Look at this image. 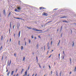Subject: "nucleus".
I'll return each instance as SVG.
<instances>
[{
  "mask_svg": "<svg viewBox=\"0 0 76 76\" xmlns=\"http://www.w3.org/2000/svg\"><path fill=\"white\" fill-rule=\"evenodd\" d=\"M42 15H44V16H48V14L45 12L43 13Z\"/></svg>",
  "mask_w": 76,
  "mask_h": 76,
  "instance_id": "1",
  "label": "nucleus"
},
{
  "mask_svg": "<svg viewBox=\"0 0 76 76\" xmlns=\"http://www.w3.org/2000/svg\"><path fill=\"white\" fill-rule=\"evenodd\" d=\"M33 30L34 31H38V29H37L36 28H33Z\"/></svg>",
  "mask_w": 76,
  "mask_h": 76,
  "instance_id": "2",
  "label": "nucleus"
},
{
  "mask_svg": "<svg viewBox=\"0 0 76 76\" xmlns=\"http://www.w3.org/2000/svg\"><path fill=\"white\" fill-rule=\"evenodd\" d=\"M67 18V16H64L63 17H61L60 18Z\"/></svg>",
  "mask_w": 76,
  "mask_h": 76,
  "instance_id": "3",
  "label": "nucleus"
},
{
  "mask_svg": "<svg viewBox=\"0 0 76 76\" xmlns=\"http://www.w3.org/2000/svg\"><path fill=\"white\" fill-rule=\"evenodd\" d=\"M15 12H20V11L16 9H15Z\"/></svg>",
  "mask_w": 76,
  "mask_h": 76,
  "instance_id": "4",
  "label": "nucleus"
},
{
  "mask_svg": "<svg viewBox=\"0 0 76 76\" xmlns=\"http://www.w3.org/2000/svg\"><path fill=\"white\" fill-rule=\"evenodd\" d=\"M19 26H20V24L19 23H18L17 24V28H19Z\"/></svg>",
  "mask_w": 76,
  "mask_h": 76,
  "instance_id": "5",
  "label": "nucleus"
},
{
  "mask_svg": "<svg viewBox=\"0 0 76 76\" xmlns=\"http://www.w3.org/2000/svg\"><path fill=\"white\" fill-rule=\"evenodd\" d=\"M3 13L5 15H6V12H5V10H4V11H3Z\"/></svg>",
  "mask_w": 76,
  "mask_h": 76,
  "instance_id": "6",
  "label": "nucleus"
},
{
  "mask_svg": "<svg viewBox=\"0 0 76 76\" xmlns=\"http://www.w3.org/2000/svg\"><path fill=\"white\" fill-rule=\"evenodd\" d=\"M20 31H19V33L18 34V36H19V37H20Z\"/></svg>",
  "mask_w": 76,
  "mask_h": 76,
  "instance_id": "7",
  "label": "nucleus"
},
{
  "mask_svg": "<svg viewBox=\"0 0 76 76\" xmlns=\"http://www.w3.org/2000/svg\"><path fill=\"white\" fill-rule=\"evenodd\" d=\"M69 60H70V64H71L72 63V58H69Z\"/></svg>",
  "mask_w": 76,
  "mask_h": 76,
  "instance_id": "8",
  "label": "nucleus"
},
{
  "mask_svg": "<svg viewBox=\"0 0 76 76\" xmlns=\"http://www.w3.org/2000/svg\"><path fill=\"white\" fill-rule=\"evenodd\" d=\"M25 75L26 76H27V71H26V72H25Z\"/></svg>",
  "mask_w": 76,
  "mask_h": 76,
  "instance_id": "9",
  "label": "nucleus"
},
{
  "mask_svg": "<svg viewBox=\"0 0 76 76\" xmlns=\"http://www.w3.org/2000/svg\"><path fill=\"white\" fill-rule=\"evenodd\" d=\"M17 9H18V10H20V9H21L20 7H18L17 8Z\"/></svg>",
  "mask_w": 76,
  "mask_h": 76,
  "instance_id": "10",
  "label": "nucleus"
},
{
  "mask_svg": "<svg viewBox=\"0 0 76 76\" xmlns=\"http://www.w3.org/2000/svg\"><path fill=\"white\" fill-rule=\"evenodd\" d=\"M15 18V19H22V18Z\"/></svg>",
  "mask_w": 76,
  "mask_h": 76,
  "instance_id": "11",
  "label": "nucleus"
},
{
  "mask_svg": "<svg viewBox=\"0 0 76 76\" xmlns=\"http://www.w3.org/2000/svg\"><path fill=\"white\" fill-rule=\"evenodd\" d=\"M10 28H12V23H11V22H10Z\"/></svg>",
  "mask_w": 76,
  "mask_h": 76,
  "instance_id": "12",
  "label": "nucleus"
},
{
  "mask_svg": "<svg viewBox=\"0 0 76 76\" xmlns=\"http://www.w3.org/2000/svg\"><path fill=\"white\" fill-rule=\"evenodd\" d=\"M9 74H10V71L8 72L7 74V76H9Z\"/></svg>",
  "mask_w": 76,
  "mask_h": 76,
  "instance_id": "13",
  "label": "nucleus"
},
{
  "mask_svg": "<svg viewBox=\"0 0 76 76\" xmlns=\"http://www.w3.org/2000/svg\"><path fill=\"white\" fill-rule=\"evenodd\" d=\"M13 73H14V71H12L11 72V75H13Z\"/></svg>",
  "mask_w": 76,
  "mask_h": 76,
  "instance_id": "14",
  "label": "nucleus"
},
{
  "mask_svg": "<svg viewBox=\"0 0 76 76\" xmlns=\"http://www.w3.org/2000/svg\"><path fill=\"white\" fill-rule=\"evenodd\" d=\"M62 28H63V27L62 26H61V28H60V31H62Z\"/></svg>",
  "mask_w": 76,
  "mask_h": 76,
  "instance_id": "15",
  "label": "nucleus"
},
{
  "mask_svg": "<svg viewBox=\"0 0 76 76\" xmlns=\"http://www.w3.org/2000/svg\"><path fill=\"white\" fill-rule=\"evenodd\" d=\"M1 40H3V36H2L1 37Z\"/></svg>",
  "mask_w": 76,
  "mask_h": 76,
  "instance_id": "16",
  "label": "nucleus"
},
{
  "mask_svg": "<svg viewBox=\"0 0 76 76\" xmlns=\"http://www.w3.org/2000/svg\"><path fill=\"white\" fill-rule=\"evenodd\" d=\"M2 48H3V46H1L0 48V50H2Z\"/></svg>",
  "mask_w": 76,
  "mask_h": 76,
  "instance_id": "17",
  "label": "nucleus"
},
{
  "mask_svg": "<svg viewBox=\"0 0 76 76\" xmlns=\"http://www.w3.org/2000/svg\"><path fill=\"white\" fill-rule=\"evenodd\" d=\"M27 28H28V29H32V28H31V27H27Z\"/></svg>",
  "mask_w": 76,
  "mask_h": 76,
  "instance_id": "18",
  "label": "nucleus"
},
{
  "mask_svg": "<svg viewBox=\"0 0 76 76\" xmlns=\"http://www.w3.org/2000/svg\"><path fill=\"white\" fill-rule=\"evenodd\" d=\"M21 50H23V46H21Z\"/></svg>",
  "mask_w": 76,
  "mask_h": 76,
  "instance_id": "19",
  "label": "nucleus"
},
{
  "mask_svg": "<svg viewBox=\"0 0 76 76\" xmlns=\"http://www.w3.org/2000/svg\"><path fill=\"white\" fill-rule=\"evenodd\" d=\"M11 60H10V64H9V66H10V64H11Z\"/></svg>",
  "mask_w": 76,
  "mask_h": 76,
  "instance_id": "20",
  "label": "nucleus"
},
{
  "mask_svg": "<svg viewBox=\"0 0 76 76\" xmlns=\"http://www.w3.org/2000/svg\"><path fill=\"white\" fill-rule=\"evenodd\" d=\"M43 9V7H41L39 8V9H40V10H41V9Z\"/></svg>",
  "mask_w": 76,
  "mask_h": 76,
  "instance_id": "21",
  "label": "nucleus"
},
{
  "mask_svg": "<svg viewBox=\"0 0 76 76\" xmlns=\"http://www.w3.org/2000/svg\"><path fill=\"white\" fill-rule=\"evenodd\" d=\"M76 72V66L75 68V69H74V72Z\"/></svg>",
  "mask_w": 76,
  "mask_h": 76,
  "instance_id": "22",
  "label": "nucleus"
},
{
  "mask_svg": "<svg viewBox=\"0 0 76 76\" xmlns=\"http://www.w3.org/2000/svg\"><path fill=\"white\" fill-rule=\"evenodd\" d=\"M63 22H66V23L68 22L67 21H63Z\"/></svg>",
  "mask_w": 76,
  "mask_h": 76,
  "instance_id": "23",
  "label": "nucleus"
},
{
  "mask_svg": "<svg viewBox=\"0 0 76 76\" xmlns=\"http://www.w3.org/2000/svg\"><path fill=\"white\" fill-rule=\"evenodd\" d=\"M38 44L36 45V47H37V48H38Z\"/></svg>",
  "mask_w": 76,
  "mask_h": 76,
  "instance_id": "24",
  "label": "nucleus"
},
{
  "mask_svg": "<svg viewBox=\"0 0 76 76\" xmlns=\"http://www.w3.org/2000/svg\"><path fill=\"white\" fill-rule=\"evenodd\" d=\"M38 31H40V32H42V30H37Z\"/></svg>",
  "mask_w": 76,
  "mask_h": 76,
  "instance_id": "25",
  "label": "nucleus"
},
{
  "mask_svg": "<svg viewBox=\"0 0 76 76\" xmlns=\"http://www.w3.org/2000/svg\"><path fill=\"white\" fill-rule=\"evenodd\" d=\"M36 59H37V61H38V57H37V56L36 57Z\"/></svg>",
  "mask_w": 76,
  "mask_h": 76,
  "instance_id": "26",
  "label": "nucleus"
},
{
  "mask_svg": "<svg viewBox=\"0 0 76 76\" xmlns=\"http://www.w3.org/2000/svg\"><path fill=\"white\" fill-rule=\"evenodd\" d=\"M31 38H32V39L34 38V35H31Z\"/></svg>",
  "mask_w": 76,
  "mask_h": 76,
  "instance_id": "27",
  "label": "nucleus"
},
{
  "mask_svg": "<svg viewBox=\"0 0 76 76\" xmlns=\"http://www.w3.org/2000/svg\"><path fill=\"white\" fill-rule=\"evenodd\" d=\"M60 40H59V42L58 44V45L60 43Z\"/></svg>",
  "mask_w": 76,
  "mask_h": 76,
  "instance_id": "28",
  "label": "nucleus"
},
{
  "mask_svg": "<svg viewBox=\"0 0 76 76\" xmlns=\"http://www.w3.org/2000/svg\"><path fill=\"white\" fill-rule=\"evenodd\" d=\"M25 57H24L23 58V61H24V60H25Z\"/></svg>",
  "mask_w": 76,
  "mask_h": 76,
  "instance_id": "29",
  "label": "nucleus"
},
{
  "mask_svg": "<svg viewBox=\"0 0 76 76\" xmlns=\"http://www.w3.org/2000/svg\"><path fill=\"white\" fill-rule=\"evenodd\" d=\"M47 46H48V47H49V42H48V43Z\"/></svg>",
  "mask_w": 76,
  "mask_h": 76,
  "instance_id": "30",
  "label": "nucleus"
},
{
  "mask_svg": "<svg viewBox=\"0 0 76 76\" xmlns=\"http://www.w3.org/2000/svg\"><path fill=\"white\" fill-rule=\"evenodd\" d=\"M61 72L60 73V76H61Z\"/></svg>",
  "mask_w": 76,
  "mask_h": 76,
  "instance_id": "31",
  "label": "nucleus"
},
{
  "mask_svg": "<svg viewBox=\"0 0 76 76\" xmlns=\"http://www.w3.org/2000/svg\"><path fill=\"white\" fill-rule=\"evenodd\" d=\"M57 9H58L57 8H55L53 10H57Z\"/></svg>",
  "mask_w": 76,
  "mask_h": 76,
  "instance_id": "32",
  "label": "nucleus"
},
{
  "mask_svg": "<svg viewBox=\"0 0 76 76\" xmlns=\"http://www.w3.org/2000/svg\"><path fill=\"white\" fill-rule=\"evenodd\" d=\"M29 43H31V40L30 39H29Z\"/></svg>",
  "mask_w": 76,
  "mask_h": 76,
  "instance_id": "33",
  "label": "nucleus"
},
{
  "mask_svg": "<svg viewBox=\"0 0 76 76\" xmlns=\"http://www.w3.org/2000/svg\"><path fill=\"white\" fill-rule=\"evenodd\" d=\"M39 66L40 68H41V65H40V64H39Z\"/></svg>",
  "mask_w": 76,
  "mask_h": 76,
  "instance_id": "34",
  "label": "nucleus"
},
{
  "mask_svg": "<svg viewBox=\"0 0 76 76\" xmlns=\"http://www.w3.org/2000/svg\"><path fill=\"white\" fill-rule=\"evenodd\" d=\"M48 49L49 50H50V47L48 46Z\"/></svg>",
  "mask_w": 76,
  "mask_h": 76,
  "instance_id": "35",
  "label": "nucleus"
},
{
  "mask_svg": "<svg viewBox=\"0 0 76 76\" xmlns=\"http://www.w3.org/2000/svg\"><path fill=\"white\" fill-rule=\"evenodd\" d=\"M51 22H52V21H49L48 22V23H51Z\"/></svg>",
  "mask_w": 76,
  "mask_h": 76,
  "instance_id": "36",
  "label": "nucleus"
},
{
  "mask_svg": "<svg viewBox=\"0 0 76 76\" xmlns=\"http://www.w3.org/2000/svg\"><path fill=\"white\" fill-rule=\"evenodd\" d=\"M23 69H22V71H21V73H22L23 72Z\"/></svg>",
  "mask_w": 76,
  "mask_h": 76,
  "instance_id": "37",
  "label": "nucleus"
},
{
  "mask_svg": "<svg viewBox=\"0 0 76 76\" xmlns=\"http://www.w3.org/2000/svg\"><path fill=\"white\" fill-rule=\"evenodd\" d=\"M10 42H11V41H12V39L11 38H10Z\"/></svg>",
  "mask_w": 76,
  "mask_h": 76,
  "instance_id": "38",
  "label": "nucleus"
},
{
  "mask_svg": "<svg viewBox=\"0 0 76 76\" xmlns=\"http://www.w3.org/2000/svg\"><path fill=\"white\" fill-rule=\"evenodd\" d=\"M51 56H52V55H50V56H49V58H50V57H51Z\"/></svg>",
  "mask_w": 76,
  "mask_h": 76,
  "instance_id": "39",
  "label": "nucleus"
},
{
  "mask_svg": "<svg viewBox=\"0 0 76 76\" xmlns=\"http://www.w3.org/2000/svg\"><path fill=\"white\" fill-rule=\"evenodd\" d=\"M18 44H19V45H20V41H19Z\"/></svg>",
  "mask_w": 76,
  "mask_h": 76,
  "instance_id": "40",
  "label": "nucleus"
},
{
  "mask_svg": "<svg viewBox=\"0 0 76 76\" xmlns=\"http://www.w3.org/2000/svg\"><path fill=\"white\" fill-rule=\"evenodd\" d=\"M25 45H26V42H25Z\"/></svg>",
  "mask_w": 76,
  "mask_h": 76,
  "instance_id": "41",
  "label": "nucleus"
},
{
  "mask_svg": "<svg viewBox=\"0 0 76 76\" xmlns=\"http://www.w3.org/2000/svg\"><path fill=\"white\" fill-rule=\"evenodd\" d=\"M63 53L64 54H65L64 53V51H63Z\"/></svg>",
  "mask_w": 76,
  "mask_h": 76,
  "instance_id": "42",
  "label": "nucleus"
},
{
  "mask_svg": "<svg viewBox=\"0 0 76 76\" xmlns=\"http://www.w3.org/2000/svg\"><path fill=\"white\" fill-rule=\"evenodd\" d=\"M30 66H28V70H29V68H30Z\"/></svg>",
  "mask_w": 76,
  "mask_h": 76,
  "instance_id": "43",
  "label": "nucleus"
},
{
  "mask_svg": "<svg viewBox=\"0 0 76 76\" xmlns=\"http://www.w3.org/2000/svg\"><path fill=\"white\" fill-rule=\"evenodd\" d=\"M71 34H72V30H71Z\"/></svg>",
  "mask_w": 76,
  "mask_h": 76,
  "instance_id": "44",
  "label": "nucleus"
},
{
  "mask_svg": "<svg viewBox=\"0 0 76 76\" xmlns=\"http://www.w3.org/2000/svg\"><path fill=\"white\" fill-rule=\"evenodd\" d=\"M8 72V70H7V68L6 72Z\"/></svg>",
  "mask_w": 76,
  "mask_h": 76,
  "instance_id": "45",
  "label": "nucleus"
},
{
  "mask_svg": "<svg viewBox=\"0 0 76 76\" xmlns=\"http://www.w3.org/2000/svg\"><path fill=\"white\" fill-rule=\"evenodd\" d=\"M53 74V71H51V75H52Z\"/></svg>",
  "mask_w": 76,
  "mask_h": 76,
  "instance_id": "46",
  "label": "nucleus"
},
{
  "mask_svg": "<svg viewBox=\"0 0 76 76\" xmlns=\"http://www.w3.org/2000/svg\"><path fill=\"white\" fill-rule=\"evenodd\" d=\"M49 51H50V50H48V51L47 52V54H48V52H49Z\"/></svg>",
  "mask_w": 76,
  "mask_h": 76,
  "instance_id": "47",
  "label": "nucleus"
},
{
  "mask_svg": "<svg viewBox=\"0 0 76 76\" xmlns=\"http://www.w3.org/2000/svg\"><path fill=\"white\" fill-rule=\"evenodd\" d=\"M16 76H19V74L18 73V74L17 75H16Z\"/></svg>",
  "mask_w": 76,
  "mask_h": 76,
  "instance_id": "48",
  "label": "nucleus"
},
{
  "mask_svg": "<svg viewBox=\"0 0 76 76\" xmlns=\"http://www.w3.org/2000/svg\"><path fill=\"white\" fill-rule=\"evenodd\" d=\"M14 28H15V25H14L13 26V29H14Z\"/></svg>",
  "mask_w": 76,
  "mask_h": 76,
  "instance_id": "49",
  "label": "nucleus"
},
{
  "mask_svg": "<svg viewBox=\"0 0 76 76\" xmlns=\"http://www.w3.org/2000/svg\"><path fill=\"white\" fill-rule=\"evenodd\" d=\"M9 30L10 32V29L9 28Z\"/></svg>",
  "mask_w": 76,
  "mask_h": 76,
  "instance_id": "50",
  "label": "nucleus"
},
{
  "mask_svg": "<svg viewBox=\"0 0 76 76\" xmlns=\"http://www.w3.org/2000/svg\"><path fill=\"white\" fill-rule=\"evenodd\" d=\"M43 9H45L46 8H44V7H43Z\"/></svg>",
  "mask_w": 76,
  "mask_h": 76,
  "instance_id": "51",
  "label": "nucleus"
},
{
  "mask_svg": "<svg viewBox=\"0 0 76 76\" xmlns=\"http://www.w3.org/2000/svg\"><path fill=\"white\" fill-rule=\"evenodd\" d=\"M45 46H44V50H45Z\"/></svg>",
  "mask_w": 76,
  "mask_h": 76,
  "instance_id": "52",
  "label": "nucleus"
},
{
  "mask_svg": "<svg viewBox=\"0 0 76 76\" xmlns=\"http://www.w3.org/2000/svg\"><path fill=\"white\" fill-rule=\"evenodd\" d=\"M69 74L70 75L71 74H72V72H71Z\"/></svg>",
  "mask_w": 76,
  "mask_h": 76,
  "instance_id": "53",
  "label": "nucleus"
},
{
  "mask_svg": "<svg viewBox=\"0 0 76 76\" xmlns=\"http://www.w3.org/2000/svg\"><path fill=\"white\" fill-rule=\"evenodd\" d=\"M3 57H4V56H3L2 57V60H3Z\"/></svg>",
  "mask_w": 76,
  "mask_h": 76,
  "instance_id": "54",
  "label": "nucleus"
},
{
  "mask_svg": "<svg viewBox=\"0 0 76 76\" xmlns=\"http://www.w3.org/2000/svg\"><path fill=\"white\" fill-rule=\"evenodd\" d=\"M74 46V42H73V44L72 45V46Z\"/></svg>",
  "mask_w": 76,
  "mask_h": 76,
  "instance_id": "55",
  "label": "nucleus"
},
{
  "mask_svg": "<svg viewBox=\"0 0 76 76\" xmlns=\"http://www.w3.org/2000/svg\"><path fill=\"white\" fill-rule=\"evenodd\" d=\"M63 59H64V56H63Z\"/></svg>",
  "mask_w": 76,
  "mask_h": 76,
  "instance_id": "56",
  "label": "nucleus"
},
{
  "mask_svg": "<svg viewBox=\"0 0 76 76\" xmlns=\"http://www.w3.org/2000/svg\"><path fill=\"white\" fill-rule=\"evenodd\" d=\"M14 56L15 57H16V53L14 54Z\"/></svg>",
  "mask_w": 76,
  "mask_h": 76,
  "instance_id": "57",
  "label": "nucleus"
},
{
  "mask_svg": "<svg viewBox=\"0 0 76 76\" xmlns=\"http://www.w3.org/2000/svg\"><path fill=\"white\" fill-rule=\"evenodd\" d=\"M17 71H18V69H16V72H17Z\"/></svg>",
  "mask_w": 76,
  "mask_h": 76,
  "instance_id": "58",
  "label": "nucleus"
},
{
  "mask_svg": "<svg viewBox=\"0 0 76 76\" xmlns=\"http://www.w3.org/2000/svg\"><path fill=\"white\" fill-rule=\"evenodd\" d=\"M52 42H53V41L51 42V45H52Z\"/></svg>",
  "mask_w": 76,
  "mask_h": 76,
  "instance_id": "59",
  "label": "nucleus"
},
{
  "mask_svg": "<svg viewBox=\"0 0 76 76\" xmlns=\"http://www.w3.org/2000/svg\"><path fill=\"white\" fill-rule=\"evenodd\" d=\"M10 13H11V12H10L9 13V16H10Z\"/></svg>",
  "mask_w": 76,
  "mask_h": 76,
  "instance_id": "60",
  "label": "nucleus"
},
{
  "mask_svg": "<svg viewBox=\"0 0 76 76\" xmlns=\"http://www.w3.org/2000/svg\"><path fill=\"white\" fill-rule=\"evenodd\" d=\"M49 69H51V67H50V66H49Z\"/></svg>",
  "mask_w": 76,
  "mask_h": 76,
  "instance_id": "61",
  "label": "nucleus"
},
{
  "mask_svg": "<svg viewBox=\"0 0 76 76\" xmlns=\"http://www.w3.org/2000/svg\"><path fill=\"white\" fill-rule=\"evenodd\" d=\"M32 54H34V52H33Z\"/></svg>",
  "mask_w": 76,
  "mask_h": 76,
  "instance_id": "62",
  "label": "nucleus"
},
{
  "mask_svg": "<svg viewBox=\"0 0 76 76\" xmlns=\"http://www.w3.org/2000/svg\"><path fill=\"white\" fill-rule=\"evenodd\" d=\"M37 74H36L35 75V76H37Z\"/></svg>",
  "mask_w": 76,
  "mask_h": 76,
  "instance_id": "63",
  "label": "nucleus"
},
{
  "mask_svg": "<svg viewBox=\"0 0 76 76\" xmlns=\"http://www.w3.org/2000/svg\"><path fill=\"white\" fill-rule=\"evenodd\" d=\"M29 76V74H28L27 76Z\"/></svg>",
  "mask_w": 76,
  "mask_h": 76,
  "instance_id": "64",
  "label": "nucleus"
}]
</instances>
